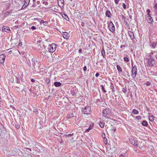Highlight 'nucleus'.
<instances>
[{"label":"nucleus","mask_w":157,"mask_h":157,"mask_svg":"<svg viewBox=\"0 0 157 157\" xmlns=\"http://www.w3.org/2000/svg\"><path fill=\"white\" fill-rule=\"evenodd\" d=\"M149 58L146 59L147 66L148 67H151L153 66L155 64V61L154 59L153 58L152 55L150 52L149 54Z\"/></svg>","instance_id":"nucleus-1"},{"label":"nucleus","mask_w":157,"mask_h":157,"mask_svg":"<svg viewBox=\"0 0 157 157\" xmlns=\"http://www.w3.org/2000/svg\"><path fill=\"white\" fill-rule=\"evenodd\" d=\"M56 47V44H52L49 45L48 47L49 51L50 52H53L55 51Z\"/></svg>","instance_id":"nucleus-2"},{"label":"nucleus","mask_w":157,"mask_h":157,"mask_svg":"<svg viewBox=\"0 0 157 157\" xmlns=\"http://www.w3.org/2000/svg\"><path fill=\"white\" fill-rule=\"evenodd\" d=\"M108 23V26L110 31L113 33L115 31V26L112 21L109 22Z\"/></svg>","instance_id":"nucleus-3"},{"label":"nucleus","mask_w":157,"mask_h":157,"mask_svg":"<svg viewBox=\"0 0 157 157\" xmlns=\"http://www.w3.org/2000/svg\"><path fill=\"white\" fill-rule=\"evenodd\" d=\"M82 112L83 113L86 114H90L91 112L90 107L89 106H86L84 108Z\"/></svg>","instance_id":"nucleus-4"},{"label":"nucleus","mask_w":157,"mask_h":157,"mask_svg":"<svg viewBox=\"0 0 157 157\" xmlns=\"http://www.w3.org/2000/svg\"><path fill=\"white\" fill-rule=\"evenodd\" d=\"M137 72V67L136 66H134L133 67L132 71V76L133 78L135 77L136 75Z\"/></svg>","instance_id":"nucleus-5"},{"label":"nucleus","mask_w":157,"mask_h":157,"mask_svg":"<svg viewBox=\"0 0 157 157\" xmlns=\"http://www.w3.org/2000/svg\"><path fill=\"white\" fill-rule=\"evenodd\" d=\"M110 113V110L108 109H106L103 110V115L104 117H106Z\"/></svg>","instance_id":"nucleus-6"},{"label":"nucleus","mask_w":157,"mask_h":157,"mask_svg":"<svg viewBox=\"0 0 157 157\" xmlns=\"http://www.w3.org/2000/svg\"><path fill=\"white\" fill-rule=\"evenodd\" d=\"M145 18L146 21L149 23H152L153 21V19L151 16V15H146L145 16Z\"/></svg>","instance_id":"nucleus-7"},{"label":"nucleus","mask_w":157,"mask_h":157,"mask_svg":"<svg viewBox=\"0 0 157 157\" xmlns=\"http://www.w3.org/2000/svg\"><path fill=\"white\" fill-rule=\"evenodd\" d=\"M128 34L130 37L131 39L133 40H134L135 38L134 35V33L132 32L131 31H128Z\"/></svg>","instance_id":"nucleus-8"},{"label":"nucleus","mask_w":157,"mask_h":157,"mask_svg":"<svg viewBox=\"0 0 157 157\" xmlns=\"http://www.w3.org/2000/svg\"><path fill=\"white\" fill-rule=\"evenodd\" d=\"M2 31L4 32H6L7 33H9L10 32V30L9 28L5 26H4L2 27Z\"/></svg>","instance_id":"nucleus-9"},{"label":"nucleus","mask_w":157,"mask_h":157,"mask_svg":"<svg viewBox=\"0 0 157 157\" xmlns=\"http://www.w3.org/2000/svg\"><path fill=\"white\" fill-rule=\"evenodd\" d=\"M59 1L60 3H59V6L61 8H63L64 6V0H58V1Z\"/></svg>","instance_id":"nucleus-10"},{"label":"nucleus","mask_w":157,"mask_h":157,"mask_svg":"<svg viewBox=\"0 0 157 157\" xmlns=\"http://www.w3.org/2000/svg\"><path fill=\"white\" fill-rule=\"evenodd\" d=\"M58 13L59 14H60L61 15L62 17H63L64 19H65L66 20L68 21L69 20V18L67 15L65 14V13H64L63 14L61 12H58Z\"/></svg>","instance_id":"nucleus-11"},{"label":"nucleus","mask_w":157,"mask_h":157,"mask_svg":"<svg viewBox=\"0 0 157 157\" xmlns=\"http://www.w3.org/2000/svg\"><path fill=\"white\" fill-rule=\"evenodd\" d=\"M150 45L151 48H155L156 46V42L151 41Z\"/></svg>","instance_id":"nucleus-12"},{"label":"nucleus","mask_w":157,"mask_h":157,"mask_svg":"<svg viewBox=\"0 0 157 157\" xmlns=\"http://www.w3.org/2000/svg\"><path fill=\"white\" fill-rule=\"evenodd\" d=\"M5 58L6 56L5 55L2 54L0 55V59H1V60L2 61V63L4 62Z\"/></svg>","instance_id":"nucleus-13"},{"label":"nucleus","mask_w":157,"mask_h":157,"mask_svg":"<svg viewBox=\"0 0 157 157\" xmlns=\"http://www.w3.org/2000/svg\"><path fill=\"white\" fill-rule=\"evenodd\" d=\"M106 16L108 17H110L111 16V14L110 11L109 10H107L105 13Z\"/></svg>","instance_id":"nucleus-14"},{"label":"nucleus","mask_w":157,"mask_h":157,"mask_svg":"<svg viewBox=\"0 0 157 157\" xmlns=\"http://www.w3.org/2000/svg\"><path fill=\"white\" fill-rule=\"evenodd\" d=\"M74 117V115L73 113H69L67 115V118L68 119H69L71 117Z\"/></svg>","instance_id":"nucleus-15"},{"label":"nucleus","mask_w":157,"mask_h":157,"mask_svg":"<svg viewBox=\"0 0 157 157\" xmlns=\"http://www.w3.org/2000/svg\"><path fill=\"white\" fill-rule=\"evenodd\" d=\"M63 36L64 38L67 39L69 37L68 34L67 33L65 32L63 34Z\"/></svg>","instance_id":"nucleus-16"},{"label":"nucleus","mask_w":157,"mask_h":157,"mask_svg":"<svg viewBox=\"0 0 157 157\" xmlns=\"http://www.w3.org/2000/svg\"><path fill=\"white\" fill-rule=\"evenodd\" d=\"M61 85V83L59 82H56L54 83V85L56 87H59Z\"/></svg>","instance_id":"nucleus-17"},{"label":"nucleus","mask_w":157,"mask_h":157,"mask_svg":"<svg viewBox=\"0 0 157 157\" xmlns=\"http://www.w3.org/2000/svg\"><path fill=\"white\" fill-rule=\"evenodd\" d=\"M30 0H25L24 1V6H27L29 3Z\"/></svg>","instance_id":"nucleus-18"},{"label":"nucleus","mask_w":157,"mask_h":157,"mask_svg":"<svg viewBox=\"0 0 157 157\" xmlns=\"http://www.w3.org/2000/svg\"><path fill=\"white\" fill-rule=\"evenodd\" d=\"M93 128V125H90L89 128L86 129V130H85V132H88L90 130H91Z\"/></svg>","instance_id":"nucleus-19"},{"label":"nucleus","mask_w":157,"mask_h":157,"mask_svg":"<svg viewBox=\"0 0 157 157\" xmlns=\"http://www.w3.org/2000/svg\"><path fill=\"white\" fill-rule=\"evenodd\" d=\"M117 68L119 72H122V69L121 68V67H120V66L119 65H117Z\"/></svg>","instance_id":"nucleus-20"},{"label":"nucleus","mask_w":157,"mask_h":157,"mask_svg":"<svg viewBox=\"0 0 157 157\" xmlns=\"http://www.w3.org/2000/svg\"><path fill=\"white\" fill-rule=\"evenodd\" d=\"M132 113L134 114H136L138 113L139 111L136 109H134L132 111Z\"/></svg>","instance_id":"nucleus-21"},{"label":"nucleus","mask_w":157,"mask_h":157,"mask_svg":"<svg viewBox=\"0 0 157 157\" xmlns=\"http://www.w3.org/2000/svg\"><path fill=\"white\" fill-rule=\"evenodd\" d=\"M142 124L143 125L145 126H147V122L145 121H142Z\"/></svg>","instance_id":"nucleus-22"},{"label":"nucleus","mask_w":157,"mask_h":157,"mask_svg":"<svg viewBox=\"0 0 157 157\" xmlns=\"http://www.w3.org/2000/svg\"><path fill=\"white\" fill-rule=\"evenodd\" d=\"M154 117L153 116H150L149 117V120L150 121H152L154 119Z\"/></svg>","instance_id":"nucleus-23"},{"label":"nucleus","mask_w":157,"mask_h":157,"mask_svg":"<svg viewBox=\"0 0 157 157\" xmlns=\"http://www.w3.org/2000/svg\"><path fill=\"white\" fill-rule=\"evenodd\" d=\"M99 125L101 127L103 128L104 126V123L102 122H100L99 123Z\"/></svg>","instance_id":"nucleus-24"},{"label":"nucleus","mask_w":157,"mask_h":157,"mask_svg":"<svg viewBox=\"0 0 157 157\" xmlns=\"http://www.w3.org/2000/svg\"><path fill=\"white\" fill-rule=\"evenodd\" d=\"M154 8L155 10V14L156 15L157 14V4H156L155 5Z\"/></svg>","instance_id":"nucleus-25"},{"label":"nucleus","mask_w":157,"mask_h":157,"mask_svg":"<svg viewBox=\"0 0 157 157\" xmlns=\"http://www.w3.org/2000/svg\"><path fill=\"white\" fill-rule=\"evenodd\" d=\"M110 86H111V89L112 90V92H114L115 90H114V86H113V84H112V83H111Z\"/></svg>","instance_id":"nucleus-26"},{"label":"nucleus","mask_w":157,"mask_h":157,"mask_svg":"<svg viewBox=\"0 0 157 157\" xmlns=\"http://www.w3.org/2000/svg\"><path fill=\"white\" fill-rule=\"evenodd\" d=\"M101 54L103 56V57H104L105 56V51L104 49H102L101 50Z\"/></svg>","instance_id":"nucleus-27"},{"label":"nucleus","mask_w":157,"mask_h":157,"mask_svg":"<svg viewBox=\"0 0 157 157\" xmlns=\"http://www.w3.org/2000/svg\"><path fill=\"white\" fill-rule=\"evenodd\" d=\"M124 61L126 62L129 61V59L127 57H124Z\"/></svg>","instance_id":"nucleus-28"},{"label":"nucleus","mask_w":157,"mask_h":157,"mask_svg":"<svg viewBox=\"0 0 157 157\" xmlns=\"http://www.w3.org/2000/svg\"><path fill=\"white\" fill-rule=\"evenodd\" d=\"M33 60V59H32ZM33 62V66L34 67L35 65H36V64L37 63V61H36L35 60H34L33 61L32 60Z\"/></svg>","instance_id":"nucleus-29"},{"label":"nucleus","mask_w":157,"mask_h":157,"mask_svg":"<svg viewBox=\"0 0 157 157\" xmlns=\"http://www.w3.org/2000/svg\"><path fill=\"white\" fill-rule=\"evenodd\" d=\"M102 87V91L106 93V91L105 90V89L104 87L102 85L101 86Z\"/></svg>","instance_id":"nucleus-30"},{"label":"nucleus","mask_w":157,"mask_h":157,"mask_svg":"<svg viewBox=\"0 0 157 157\" xmlns=\"http://www.w3.org/2000/svg\"><path fill=\"white\" fill-rule=\"evenodd\" d=\"M73 133H72L71 134H69L68 135H65V136H66L67 137H68L69 136H72L73 135Z\"/></svg>","instance_id":"nucleus-31"},{"label":"nucleus","mask_w":157,"mask_h":157,"mask_svg":"<svg viewBox=\"0 0 157 157\" xmlns=\"http://www.w3.org/2000/svg\"><path fill=\"white\" fill-rule=\"evenodd\" d=\"M122 6H123V8H124V9H126V5H125V3H123L122 4Z\"/></svg>","instance_id":"nucleus-32"},{"label":"nucleus","mask_w":157,"mask_h":157,"mask_svg":"<svg viewBox=\"0 0 157 157\" xmlns=\"http://www.w3.org/2000/svg\"><path fill=\"white\" fill-rule=\"evenodd\" d=\"M147 14H148V15H151L149 14V13H150V10L149 9H147Z\"/></svg>","instance_id":"nucleus-33"},{"label":"nucleus","mask_w":157,"mask_h":157,"mask_svg":"<svg viewBox=\"0 0 157 157\" xmlns=\"http://www.w3.org/2000/svg\"><path fill=\"white\" fill-rule=\"evenodd\" d=\"M136 119L138 120H140L141 119V117L140 116H138L136 117Z\"/></svg>","instance_id":"nucleus-34"},{"label":"nucleus","mask_w":157,"mask_h":157,"mask_svg":"<svg viewBox=\"0 0 157 157\" xmlns=\"http://www.w3.org/2000/svg\"><path fill=\"white\" fill-rule=\"evenodd\" d=\"M120 1V0H114V2L116 4H118Z\"/></svg>","instance_id":"nucleus-35"},{"label":"nucleus","mask_w":157,"mask_h":157,"mask_svg":"<svg viewBox=\"0 0 157 157\" xmlns=\"http://www.w3.org/2000/svg\"><path fill=\"white\" fill-rule=\"evenodd\" d=\"M31 29L32 30H35L36 29V27L35 26H32L31 27Z\"/></svg>","instance_id":"nucleus-36"},{"label":"nucleus","mask_w":157,"mask_h":157,"mask_svg":"<svg viewBox=\"0 0 157 157\" xmlns=\"http://www.w3.org/2000/svg\"><path fill=\"white\" fill-rule=\"evenodd\" d=\"M42 3L43 4H45L46 5H48V2L44 1V2H42Z\"/></svg>","instance_id":"nucleus-37"},{"label":"nucleus","mask_w":157,"mask_h":157,"mask_svg":"<svg viewBox=\"0 0 157 157\" xmlns=\"http://www.w3.org/2000/svg\"><path fill=\"white\" fill-rule=\"evenodd\" d=\"M15 126H16V128L17 129H19L20 127V125L18 124L16 125Z\"/></svg>","instance_id":"nucleus-38"},{"label":"nucleus","mask_w":157,"mask_h":157,"mask_svg":"<svg viewBox=\"0 0 157 157\" xmlns=\"http://www.w3.org/2000/svg\"><path fill=\"white\" fill-rule=\"evenodd\" d=\"M122 91L125 93L126 92L127 90L123 88L122 89Z\"/></svg>","instance_id":"nucleus-39"},{"label":"nucleus","mask_w":157,"mask_h":157,"mask_svg":"<svg viewBox=\"0 0 157 157\" xmlns=\"http://www.w3.org/2000/svg\"><path fill=\"white\" fill-rule=\"evenodd\" d=\"M150 84H151V83H150V82H147V83H146V85H147V86H149V85H150Z\"/></svg>","instance_id":"nucleus-40"},{"label":"nucleus","mask_w":157,"mask_h":157,"mask_svg":"<svg viewBox=\"0 0 157 157\" xmlns=\"http://www.w3.org/2000/svg\"><path fill=\"white\" fill-rule=\"evenodd\" d=\"M83 70L84 71H85L86 70H87V68H86V66H85L84 67H83Z\"/></svg>","instance_id":"nucleus-41"},{"label":"nucleus","mask_w":157,"mask_h":157,"mask_svg":"<svg viewBox=\"0 0 157 157\" xmlns=\"http://www.w3.org/2000/svg\"><path fill=\"white\" fill-rule=\"evenodd\" d=\"M45 22V21L43 20H41V21H40V24H43V23H44Z\"/></svg>","instance_id":"nucleus-42"},{"label":"nucleus","mask_w":157,"mask_h":157,"mask_svg":"<svg viewBox=\"0 0 157 157\" xmlns=\"http://www.w3.org/2000/svg\"><path fill=\"white\" fill-rule=\"evenodd\" d=\"M134 144H133V145H134V146H137V144L136 143H135V140H134Z\"/></svg>","instance_id":"nucleus-43"},{"label":"nucleus","mask_w":157,"mask_h":157,"mask_svg":"<svg viewBox=\"0 0 157 157\" xmlns=\"http://www.w3.org/2000/svg\"><path fill=\"white\" fill-rule=\"evenodd\" d=\"M27 6H24V5L23 6H22V7L21 9H24Z\"/></svg>","instance_id":"nucleus-44"},{"label":"nucleus","mask_w":157,"mask_h":157,"mask_svg":"<svg viewBox=\"0 0 157 157\" xmlns=\"http://www.w3.org/2000/svg\"><path fill=\"white\" fill-rule=\"evenodd\" d=\"M99 75V74L98 73H97L95 75V76L96 77H98Z\"/></svg>","instance_id":"nucleus-45"},{"label":"nucleus","mask_w":157,"mask_h":157,"mask_svg":"<svg viewBox=\"0 0 157 157\" xmlns=\"http://www.w3.org/2000/svg\"><path fill=\"white\" fill-rule=\"evenodd\" d=\"M34 112H38L37 109H35V110L33 111Z\"/></svg>","instance_id":"nucleus-46"},{"label":"nucleus","mask_w":157,"mask_h":157,"mask_svg":"<svg viewBox=\"0 0 157 157\" xmlns=\"http://www.w3.org/2000/svg\"><path fill=\"white\" fill-rule=\"evenodd\" d=\"M82 49H79V50H78V52H79V53H81V52H82Z\"/></svg>","instance_id":"nucleus-47"},{"label":"nucleus","mask_w":157,"mask_h":157,"mask_svg":"<svg viewBox=\"0 0 157 157\" xmlns=\"http://www.w3.org/2000/svg\"><path fill=\"white\" fill-rule=\"evenodd\" d=\"M32 6L34 7L36 6V4L35 3H33V4L32 5Z\"/></svg>","instance_id":"nucleus-48"},{"label":"nucleus","mask_w":157,"mask_h":157,"mask_svg":"<svg viewBox=\"0 0 157 157\" xmlns=\"http://www.w3.org/2000/svg\"><path fill=\"white\" fill-rule=\"evenodd\" d=\"M36 3L38 4V5H39L40 4V1H37V2H36Z\"/></svg>","instance_id":"nucleus-49"},{"label":"nucleus","mask_w":157,"mask_h":157,"mask_svg":"<svg viewBox=\"0 0 157 157\" xmlns=\"http://www.w3.org/2000/svg\"><path fill=\"white\" fill-rule=\"evenodd\" d=\"M31 81L32 82H35V80L34 79H31Z\"/></svg>","instance_id":"nucleus-50"},{"label":"nucleus","mask_w":157,"mask_h":157,"mask_svg":"<svg viewBox=\"0 0 157 157\" xmlns=\"http://www.w3.org/2000/svg\"><path fill=\"white\" fill-rule=\"evenodd\" d=\"M9 14V13L8 12H6L5 13V14L6 15H7Z\"/></svg>","instance_id":"nucleus-51"},{"label":"nucleus","mask_w":157,"mask_h":157,"mask_svg":"<svg viewBox=\"0 0 157 157\" xmlns=\"http://www.w3.org/2000/svg\"><path fill=\"white\" fill-rule=\"evenodd\" d=\"M123 47H125L124 45H122L121 46V48H122Z\"/></svg>","instance_id":"nucleus-52"},{"label":"nucleus","mask_w":157,"mask_h":157,"mask_svg":"<svg viewBox=\"0 0 157 157\" xmlns=\"http://www.w3.org/2000/svg\"><path fill=\"white\" fill-rule=\"evenodd\" d=\"M54 10H53L54 11H55V12H57V13H58V12H57V11H56V10H56L55 8H54Z\"/></svg>","instance_id":"nucleus-53"},{"label":"nucleus","mask_w":157,"mask_h":157,"mask_svg":"<svg viewBox=\"0 0 157 157\" xmlns=\"http://www.w3.org/2000/svg\"><path fill=\"white\" fill-rule=\"evenodd\" d=\"M119 157H124V156L123 155H121Z\"/></svg>","instance_id":"nucleus-54"},{"label":"nucleus","mask_w":157,"mask_h":157,"mask_svg":"<svg viewBox=\"0 0 157 157\" xmlns=\"http://www.w3.org/2000/svg\"><path fill=\"white\" fill-rule=\"evenodd\" d=\"M36 2V0H33V3H35Z\"/></svg>","instance_id":"nucleus-55"},{"label":"nucleus","mask_w":157,"mask_h":157,"mask_svg":"<svg viewBox=\"0 0 157 157\" xmlns=\"http://www.w3.org/2000/svg\"><path fill=\"white\" fill-rule=\"evenodd\" d=\"M2 63V61L0 60V63Z\"/></svg>","instance_id":"nucleus-56"},{"label":"nucleus","mask_w":157,"mask_h":157,"mask_svg":"<svg viewBox=\"0 0 157 157\" xmlns=\"http://www.w3.org/2000/svg\"><path fill=\"white\" fill-rule=\"evenodd\" d=\"M157 21V14L156 15V17H155Z\"/></svg>","instance_id":"nucleus-57"},{"label":"nucleus","mask_w":157,"mask_h":157,"mask_svg":"<svg viewBox=\"0 0 157 157\" xmlns=\"http://www.w3.org/2000/svg\"><path fill=\"white\" fill-rule=\"evenodd\" d=\"M1 103H2V102L0 101V106H1Z\"/></svg>","instance_id":"nucleus-58"},{"label":"nucleus","mask_w":157,"mask_h":157,"mask_svg":"<svg viewBox=\"0 0 157 157\" xmlns=\"http://www.w3.org/2000/svg\"><path fill=\"white\" fill-rule=\"evenodd\" d=\"M24 91V90H22V92H23V91Z\"/></svg>","instance_id":"nucleus-59"},{"label":"nucleus","mask_w":157,"mask_h":157,"mask_svg":"<svg viewBox=\"0 0 157 157\" xmlns=\"http://www.w3.org/2000/svg\"><path fill=\"white\" fill-rule=\"evenodd\" d=\"M103 136H103V135H102V137H103V138H104V137H103Z\"/></svg>","instance_id":"nucleus-60"},{"label":"nucleus","mask_w":157,"mask_h":157,"mask_svg":"<svg viewBox=\"0 0 157 157\" xmlns=\"http://www.w3.org/2000/svg\"><path fill=\"white\" fill-rule=\"evenodd\" d=\"M103 136H103V135H102V137H103V138H104V137H103Z\"/></svg>","instance_id":"nucleus-61"},{"label":"nucleus","mask_w":157,"mask_h":157,"mask_svg":"<svg viewBox=\"0 0 157 157\" xmlns=\"http://www.w3.org/2000/svg\"><path fill=\"white\" fill-rule=\"evenodd\" d=\"M104 136H105V134L104 133Z\"/></svg>","instance_id":"nucleus-62"},{"label":"nucleus","mask_w":157,"mask_h":157,"mask_svg":"<svg viewBox=\"0 0 157 157\" xmlns=\"http://www.w3.org/2000/svg\"><path fill=\"white\" fill-rule=\"evenodd\" d=\"M83 24H82V26H83Z\"/></svg>","instance_id":"nucleus-63"},{"label":"nucleus","mask_w":157,"mask_h":157,"mask_svg":"<svg viewBox=\"0 0 157 157\" xmlns=\"http://www.w3.org/2000/svg\"><path fill=\"white\" fill-rule=\"evenodd\" d=\"M83 24H82V26H83Z\"/></svg>","instance_id":"nucleus-64"}]
</instances>
